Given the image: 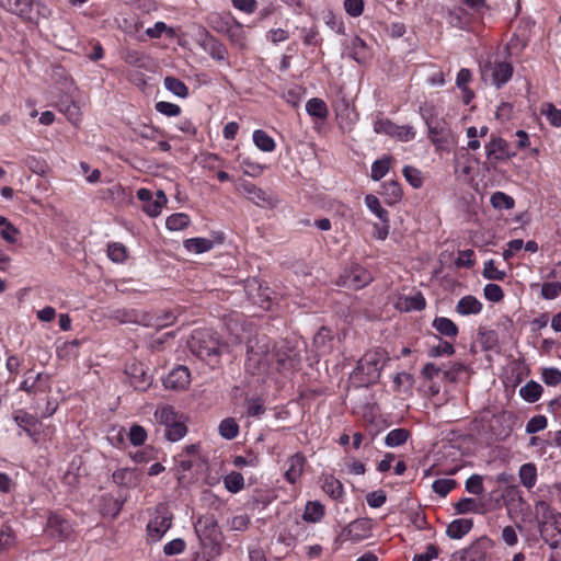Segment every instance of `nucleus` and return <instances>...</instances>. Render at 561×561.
<instances>
[{
    "mask_svg": "<svg viewBox=\"0 0 561 561\" xmlns=\"http://www.w3.org/2000/svg\"><path fill=\"white\" fill-rule=\"evenodd\" d=\"M426 301L421 293L404 298V310L407 311H421L425 308Z\"/></svg>",
    "mask_w": 561,
    "mask_h": 561,
    "instance_id": "obj_62",
    "label": "nucleus"
},
{
    "mask_svg": "<svg viewBox=\"0 0 561 561\" xmlns=\"http://www.w3.org/2000/svg\"><path fill=\"white\" fill-rule=\"evenodd\" d=\"M490 203L493 208L502 210V209H512L515 205V201L511 195H507L504 192H495L491 195Z\"/></svg>",
    "mask_w": 561,
    "mask_h": 561,
    "instance_id": "obj_45",
    "label": "nucleus"
},
{
    "mask_svg": "<svg viewBox=\"0 0 561 561\" xmlns=\"http://www.w3.org/2000/svg\"><path fill=\"white\" fill-rule=\"evenodd\" d=\"M481 79L496 89L504 87L513 77L514 68L511 61L497 57L489 58L480 65Z\"/></svg>",
    "mask_w": 561,
    "mask_h": 561,
    "instance_id": "obj_6",
    "label": "nucleus"
},
{
    "mask_svg": "<svg viewBox=\"0 0 561 561\" xmlns=\"http://www.w3.org/2000/svg\"><path fill=\"white\" fill-rule=\"evenodd\" d=\"M192 353L203 360H211L221 354L222 345L217 334L209 329L195 330L188 343Z\"/></svg>",
    "mask_w": 561,
    "mask_h": 561,
    "instance_id": "obj_5",
    "label": "nucleus"
},
{
    "mask_svg": "<svg viewBox=\"0 0 561 561\" xmlns=\"http://www.w3.org/2000/svg\"><path fill=\"white\" fill-rule=\"evenodd\" d=\"M467 492L474 495H482L484 493L483 479L480 474L470 476L465 483Z\"/></svg>",
    "mask_w": 561,
    "mask_h": 561,
    "instance_id": "obj_59",
    "label": "nucleus"
},
{
    "mask_svg": "<svg viewBox=\"0 0 561 561\" xmlns=\"http://www.w3.org/2000/svg\"><path fill=\"white\" fill-rule=\"evenodd\" d=\"M541 297L546 300H553L561 295L560 282H547L541 286Z\"/></svg>",
    "mask_w": 561,
    "mask_h": 561,
    "instance_id": "obj_57",
    "label": "nucleus"
},
{
    "mask_svg": "<svg viewBox=\"0 0 561 561\" xmlns=\"http://www.w3.org/2000/svg\"><path fill=\"white\" fill-rule=\"evenodd\" d=\"M125 375L129 386L135 390L145 391L151 386L152 378L148 375L145 365L141 363L134 362L128 364L125 369Z\"/></svg>",
    "mask_w": 561,
    "mask_h": 561,
    "instance_id": "obj_11",
    "label": "nucleus"
},
{
    "mask_svg": "<svg viewBox=\"0 0 561 561\" xmlns=\"http://www.w3.org/2000/svg\"><path fill=\"white\" fill-rule=\"evenodd\" d=\"M168 202L167 195L162 190L156 192V198H152L149 203L144 204L142 210L150 217H158L162 208Z\"/></svg>",
    "mask_w": 561,
    "mask_h": 561,
    "instance_id": "obj_30",
    "label": "nucleus"
},
{
    "mask_svg": "<svg viewBox=\"0 0 561 561\" xmlns=\"http://www.w3.org/2000/svg\"><path fill=\"white\" fill-rule=\"evenodd\" d=\"M154 108L158 113L167 117L178 116L181 114L182 111L180 105L167 101L157 102Z\"/></svg>",
    "mask_w": 561,
    "mask_h": 561,
    "instance_id": "obj_58",
    "label": "nucleus"
},
{
    "mask_svg": "<svg viewBox=\"0 0 561 561\" xmlns=\"http://www.w3.org/2000/svg\"><path fill=\"white\" fill-rule=\"evenodd\" d=\"M0 236L8 243L14 244L18 241L20 231L4 216L0 215Z\"/></svg>",
    "mask_w": 561,
    "mask_h": 561,
    "instance_id": "obj_41",
    "label": "nucleus"
},
{
    "mask_svg": "<svg viewBox=\"0 0 561 561\" xmlns=\"http://www.w3.org/2000/svg\"><path fill=\"white\" fill-rule=\"evenodd\" d=\"M199 539V549L192 556V561H213L222 553V533L214 515H204L194 524Z\"/></svg>",
    "mask_w": 561,
    "mask_h": 561,
    "instance_id": "obj_1",
    "label": "nucleus"
},
{
    "mask_svg": "<svg viewBox=\"0 0 561 561\" xmlns=\"http://www.w3.org/2000/svg\"><path fill=\"white\" fill-rule=\"evenodd\" d=\"M541 115H543L553 127H561V110L557 108L553 103H545L541 107Z\"/></svg>",
    "mask_w": 561,
    "mask_h": 561,
    "instance_id": "obj_50",
    "label": "nucleus"
},
{
    "mask_svg": "<svg viewBox=\"0 0 561 561\" xmlns=\"http://www.w3.org/2000/svg\"><path fill=\"white\" fill-rule=\"evenodd\" d=\"M173 515L164 504H159L154 508V516L147 525L148 538L151 541H159L172 525Z\"/></svg>",
    "mask_w": 561,
    "mask_h": 561,
    "instance_id": "obj_8",
    "label": "nucleus"
},
{
    "mask_svg": "<svg viewBox=\"0 0 561 561\" xmlns=\"http://www.w3.org/2000/svg\"><path fill=\"white\" fill-rule=\"evenodd\" d=\"M542 381L548 386L561 383V370L556 367L545 368L541 373Z\"/></svg>",
    "mask_w": 561,
    "mask_h": 561,
    "instance_id": "obj_64",
    "label": "nucleus"
},
{
    "mask_svg": "<svg viewBox=\"0 0 561 561\" xmlns=\"http://www.w3.org/2000/svg\"><path fill=\"white\" fill-rule=\"evenodd\" d=\"M224 485L230 493H238L244 488V478L240 472L232 471L225 476Z\"/></svg>",
    "mask_w": 561,
    "mask_h": 561,
    "instance_id": "obj_46",
    "label": "nucleus"
},
{
    "mask_svg": "<svg viewBox=\"0 0 561 561\" xmlns=\"http://www.w3.org/2000/svg\"><path fill=\"white\" fill-rule=\"evenodd\" d=\"M134 134L142 139L158 140L160 137H165V133L158 127L151 125H139L135 127Z\"/></svg>",
    "mask_w": 561,
    "mask_h": 561,
    "instance_id": "obj_43",
    "label": "nucleus"
},
{
    "mask_svg": "<svg viewBox=\"0 0 561 561\" xmlns=\"http://www.w3.org/2000/svg\"><path fill=\"white\" fill-rule=\"evenodd\" d=\"M371 529L370 518H357L342 529L340 537L343 541L359 542L371 536Z\"/></svg>",
    "mask_w": 561,
    "mask_h": 561,
    "instance_id": "obj_10",
    "label": "nucleus"
},
{
    "mask_svg": "<svg viewBox=\"0 0 561 561\" xmlns=\"http://www.w3.org/2000/svg\"><path fill=\"white\" fill-rule=\"evenodd\" d=\"M391 164V158L390 157H382L381 159H378L373 162L371 164V179L374 181L381 180L390 170Z\"/></svg>",
    "mask_w": 561,
    "mask_h": 561,
    "instance_id": "obj_47",
    "label": "nucleus"
},
{
    "mask_svg": "<svg viewBox=\"0 0 561 561\" xmlns=\"http://www.w3.org/2000/svg\"><path fill=\"white\" fill-rule=\"evenodd\" d=\"M390 360L388 352L377 347L366 352L357 362V365L351 374V379L357 387H367L378 382L381 371Z\"/></svg>",
    "mask_w": 561,
    "mask_h": 561,
    "instance_id": "obj_3",
    "label": "nucleus"
},
{
    "mask_svg": "<svg viewBox=\"0 0 561 561\" xmlns=\"http://www.w3.org/2000/svg\"><path fill=\"white\" fill-rule=\"evenodd\" d=\"M455 486L456 481L453 479H437L432 484L433 491L443 497H445Z\"/></svg>",
    "mask_w": 561,
    "mask_h": 561,
    "instance_id": "obj_61",
    "label": "nucleus"
},
{
    "mask_svg": "<svg viewBox=\"0 0 561 561\" xmlns=\"http://www.w3.org/2000/svg\"><path fill=\"white\" fill-rule=\"evenodd\" d=\"M0 7L26 21L35 22L37 16L34 11L36 9L39 13L42 5L35 0H0Z\"/></svg>",
    "mask_w": 561,
    "mask_h": 561,
    "instance_id": "obj_9",
    "label": "nucleus"
},
{
    "mask_svg": "<svg viewBox=\"0 0 561 561\" xmlns=\"http://www.w3.org/2000/svg\"><path fill=\"white\" fill-rule=\"evenodd\" d=\"M306 465V458L301 453H296L286 461V470L284 477L287 482L295 484L302 476Z\"/></svg>",
    "mask_w": 561,
    "mask_h": 561,
    "instance_id": "obj_20",
    "label": "nucleus"
},
{
    "mask_svg": "<svg viewBox=\"0 0 561 561\" xmlns=\"http://www.w3.org/2000/svg\"><path fill=\"white\" fill-rule=\"evenodd\" d=\"M191 220L188 215L184 213H176L169 216L165 220V227L171 231H180L190 225Z\"/></svg>",
    "mask_w": 561,
    "mask_h": 561,
    "instance_id": "obj_44",
    "label": "nucleus"
},
{
    "mask_svg": "<svg viewBox=\"0 0 561 561\" xmlns=\"http://www.w3.org/2000/svg\"><path fill=\"white\" fill-rule=\"evenodd\" d=\"M128 438L134 446H141L147 439V432L140 425H133L128 432Z\"/></svg>",
    "mask_w": 561,
    "mask_h": 561,
    "instance_id": "obj_63",
    "label": "nucleus"
},
{
    "mask_svg": "<svg viewBox=\"0 0 561 561\" xmlns=\"http://www.w3.org/2000/svg\"><path fill=\"white\" fill-rule=\"evenodd\" d=\"M370 273L362 266H353L345 275V284L354 289L363 288L371 282Z\"/></svg>",
    "mask_w": 561,
    "mask_h": 561,
    "instance_id": "obj_22",
    "label": "nucleus"
},
{
    "mask_svg": "<svg viewBox=\"0 0 561 561\" xmlns=\"http://www.w3.org/2000/svg\"><path fill=\"white\" fill-rule=\"evenodd\" d=\"M213 247L214 242L206 238H190L184 241V248L196 254L208 252Z\"/></svg>",
    "mask_w": 561,
    "mask_h": 561,
    "instance_id": "obj_34",
    "label": "nucleus"
},
{
    "mask_svg": "<svg viewBox=\"0 0 561 561\" xmlns=\"http://www.w3.org/2000/svg\"><path fill=\"white\" fill-rule=\"evenodd\" d=\"M472 526V519L458 518L447 526L446 534L451 539H461L471 530Z\"/></svg>",
    "mask_w": 561,
    "mask_h": 561,
    "instance_id": "obj_27",
    "label": "nucleus"
},
{
    "mask_svg": "<svg viewBox=\"0 0 561 561\" xmlns=\"http://www.w3.org/2000/svg\"><path fill=\"white\" fill-rule=\"evenodd\" d=\"M107 256L115 263H123L127 257V250L123 243L113 242L107 247Z\"/></svg>",
    "mask_w": 561,
    "mask_h": 561,
    "instance_id": "obj_54",
    "label": "nucleus"
},
{
    "mask_svg": "<svg viewBox=\"0 0 561 561\" xmlns=\"http://www.w3.org/2000/svg\"><path fill=\"white\" fill-rule=\"evenodd\" d=\"M365 204L367 208L381 221V222H389V213L386 210L378 197H376L373 194H367L365 196Z\"/></svg>",
    "mask_w": 561,
    "mask_h": 561,
    "instance_id": "obj_35",
    "label": "nucleus"
},
{
    "mask_svg": "<svg viewBox=\"0 0 561 561\" xmlns=\"http://www.w3.org/2000/svg\"><path fill=\"white\" fill-rule=\"evenodd\" d=\"M299 363L298 354L287 346L282 344L274 348V368L276 370L291 369Z\"/></svg>",
    "mask_w": 561,
    "mask_h": 561,
    "instance_id": "obj_14",
    "label": "nucleus"
},
{
    "mask_svg": "<svg viewBox=\"0 0 561 561\" xmlns=\"http://www.w3.org/2000/svg\"><path fill=\"white\" fill-rule=\"evenodd\" d=\"M46 533L59 540H67L71 537L73 529L69 520L57 513H50L46 523Z\"/></svg>",
    "mask_w": 561,
    "mask_h": 561,
    "instance_id": "obj_12",
    "label": "nucleus"
},
{
    "mask_svg": "<svg viewBox=\"0 0 561 561\" xmlns=\"http://www.w3.org/2000/svg\"><path fill=\"white\" fill-rule=\"evenodd\" d=\"M403 176L407 182L414 188H420L423 185L422 172L411 165H405L402 170Z\"/></svg>",
    "mask_w": 561,
    "mask_h": 561,
    "instance_id": "obj_53",
    "label": "nucleus"
},
{
    "mask_svg": "<svg viewBox=\"0 0 561 561\" xmlns=\"http://www.w3.org/2000/svg\"><path fill=\"white\" fill-rule=\"evenodd\" d=\"M306 111L310 116L320 119L327 118L329 114V110L325 102L319 98L310 99L306 104Z\"/></svg>",
    "mask_w": 561,
    "mask_h": 561,
    "instance_id": "obj_38",
    "label": "nucleus"
},
{
    "mask_svg": "<svg viewBox=\"0 0 561 561\" xmlns=\"http://www.w3.org/2000/svg\"><path fill=\"white\" fill-rule=\"evenodd\" d=\"M275 344L265 334L255 335L247 343L245 369L252 375L266 374L274 366Z\"/></svg>",
    "mask_w": 561,
    "mask_h": 561,
    "instance_id": "obj_2",
    "label": "nucleus"
},
{
    "mask_svg": "<svg viewBox=\"0 0 561 561\" xmlns=\"http://www.w3.org/2000/svg\"><path fill=\"white\" fill-rule=\"evenodd\" d=\"M428 137L433 144L443 147L454 141L450 128L447 126L445 121H437L434 124L427 126Z\"/></svg>",
    "mask_w": 561,
    "mask_h": 561,
    "instance_id": "obj_19",
    "label": "nucleus"
},
{
    "mask_svg": "<svg viewBox=\"0 0 561 561\" xmlns=\"http://www.w3.org/2000/svg\"><path fill=\"white\" fill-rule=\"evenodd\" d=\"M434 337L439 340V343L428 350L430 357L450 356L455 353V347L450 342L443 341L438 335H434Z\"/></svg>",
    "mask_w": 561,
    "mask_h": 561,
    "instance_id": "obj_52",
    "label": "nucleus"
},
{
    "mask_svg": "<svg viewBox=\"0 0 561 561\" xmlns=\"http://www.w3.org/2000/svg\"><path fill=\"white\" fill-rule=\"evenodd\" d=\"M237 190L242 192L245 197L256 206L264 207L272 204L271 196H268L265 191H263L261 187H257L252 182L240 181Z\"/></svg>",
    "mask_w": 561,
    "mask_h": 561,
    "instance_id": "obj_16",
    "label": "nucleus"
},
{
    "mask_svg": "<svg viewBox=\"0 0 561 561\" xmlns=\"http://www.w3.org/2000/svg\"><path fill=\"white\" fill-rule=\"evenodd\" d=\"M191 383V373L185 366L172 369L163 379V385L171 390H185Z\"/></svg>",
    "mask_w": 561,
    "mask_h": 561,
    "instance_id": "obj_13",
    "label": "nucleus"
},
{
    "mask_svg": "<svg viewBox=\"0 0 561 561\" xmlns=\"http://www.w3.org/2000/svg\"><path fill=\"white\" fill-rule=\"evenodd\" d=\"M220 436L226 439H233L239 434V425L232 417L222 420L218 427Z\"/></svg>",
    "mask_w": 561,
    "mask_h": 561,
    "instance_id": "obj_49",
    "label": "nucleus"
},
{
    "mask_svg": "<svg viewBox=\"0 0 561 561\" xmlns=\"http://www.w3.org/2000/svg\"><path fill=\"white\" fill-rule=\"evenodd\" d=\"M113 482L118 486L136 488L140 481V473L136 468H119L112 474Z\"/></svg>",
    "mask_w": 561,
    "mask_h": 561,
    "instance_id": "obj_21",
    "label": "nucleus"
},
{
    "mask_svg": "<svg viewBox=\"0 0 561 561\" xmlns=\"http://www.w3.org/2000/svg\"><path fill=\"white\" fill-rule=\"evenodd\" d=\"M345 54L358 64L365 62L369 56L367 44L358 36L346 44Z\"/></svg>",
    "mask_w": 561,
    "mask_h": 561,
    "instance_id": "obj_24",
    "label": "nucleus"
},
{
    "mask_svg": "<svg viewBox=\"0 0 561 561\" xmlns=\"http://www.w3.org/2000/svg\"><path fill=\"white\" fill-rule=\"evenodd\" d=\"M485 152L489 159L504 160L515 153L508 151V144L501 137H492V139L485 145Z\"/></svg>",
    "mask_w": 561,
    "mask_h": 561,
    "instance_id": "obj_23",
    "label": "nucleus"
},
{
    "mask_svg": "<svg viewBox=\"0 0 561 561\" xmlns=\"http://www.w3.org/2000/svg\"><path fill=\"white\" fill-rule=\"evenodd\" d=\"M482 275L484 278L491 280H504L506 277V273L504 271H500L492 259L484 263Z\"/></svg>",
    "mask_w": 561,
    "mask_h": 561,
    "instance_id": "obj_56",
    "label": "nucleus"
},
{
    "mask_svg": "<svg viewBox=\"0 0 561 561\" xmlns=\"http://www.w3.org/2000/svg\"><path fill=\"white\" fill-rule=\"evenodd\" d=\"M154 420L165 427L164 436L170 442H178L187 434L186 417L170 404L159 405L154 411Z\"/></svg>",
    "mask_w": 561,
    "mask_h": 561,
    "instance_id": "obj_4",
    "label": "nucleus"
},
{
    "mask_svg": "<svg viewBox=\"0 0 561 561\" xmlns=\"http://www.w3.org/2000/svg\"><path fill=\"white\" fill-rule=\"evenodd\" d=\"M225 33L228 35L229 39L232 43L238 44L240 46L243 45V42H244V31H243L242 25L238 21H236L234 19H232L231 24L226 22Z\"/></svg>",
    "mask_w": 561,
    "mask_h": 561,
    "instance_id": "obj_48",
    "label": "nucleus"
},
{
    "mask_svg": "<svg viewBox=\"0 0 561 561\" xmlns=\"http://www.w3.org/2000/svg\"><path fill=\"white\" fill-rule=\"evenodd\" d=\"M410 432L407 428L391 430L385 437V444L388 447H398L407 443Z\"/></svg>",
    "mask_w": 561,
    "mask_h": 561,
    "instance_id": "obj_42",
    "label": "nucleus"
},
{
    "mask_svg": "<svg viewBox=\"0 0 561 561\" xmlns=\"http://www.w3.org/2000/svg\"><path fill=\"white\" fill-rule=\"evenodd\" d=\"M381 195L388 205H394L399 203L403 196L400 183L393 180L385 182L382 184Z\"/></svg>",
    "mask_w": 561,
    "mask_h": 561,
    "instance_id": "obj_29",
    "label": "nucleus"
},
{
    "mask_svg": "<svg viewBox=\"0 0 561 561\" xmlns=\"http://www.w3.org/2000/svg\"><path fill=\"white\" fill-rule=\"evenodd\" d=\"M321 488L325 492V494H328L332 500L340 502L344 501V486L342 482L334 476H324Z\"/></svg>",
    "mask_w": 561,
    "mask_h": 561,
    "instance_id": "obj_25",
    "label": "nucleus"
},
{
    "mask_svg": "<svg viewBox=\"0 0 561 561\" xmlns=\"http://www.w3.org/2000/svg\"><path fill=\"white\" fill-rule=\"evenodd\" d=\"M123 60L133 67L148 68L149 57L135 49H126L123 53Z\"/></svg>",
    "mask_w": 561,
    "mask_h": 561,
    "instance_id": "obj_36",
    "label": "nucleus"
},
{
    "mask_svg": "<svg viewBox=\"0 0 561 561\" xmlns=\"http://www.w3.org/2000/svg\"><path fill=\"white\" fill-rule=\"evenodd\" d=\"M164 88L181 99L188 96V88L186 84L175 77H165L163 80Z\"/></svg>",
    "mask_w": 561,
    "mask_h": 561,
    "instance_id": "obj_37",
    "label": "nucleus"
},
{
    "mask_svg": "<svg viewBox=\"0 0 561 561\" xmlns=\"http://www.w3.org/2000/svg\"><path fill=\"white\" fill-rule=\"evenodd\" d=\"M535 513L540 524V535L542 539H548L552 543H556L551 533L561 531V513L556 511L546 501H538L536 503Z\"/></svg>",
    "mask_w": 561,
    "mask_h": 561,
    "instance_id": "obj_7",
    "label": "nucleus"
},
{
    "mask_svg": "<svg viewBox=\"0 0 561 561\" xmlns=\"http://www.w3.org/2000/svg\"><path fill=\"white\" fill-rule=\"evenodd\" d=\"M432 327L439 335L450 339H455L459 333L457 324L446 317H436L432 322Z\"/></svg>",
    "mask_w": 561,
    "mask_h": 561,
    "instance_id": "obj_28",
    "label": "nucleus"
},
{
    "mask_svg": "<svg viewBox=\"0 0 561 561\" xmlns=\"http://www.w3.org/2000/svg\"><path fill=\"white\" fill-rule=\"evenodd\" d=\"M542 387L536 381H528L519 389V396L527 402L534 403L539 400Z\"/></svg>",
    "mask_w": 561,
    "mask_h": 561,
    "instance_id": "obj_40",
    "label": "nucleus"
},
{
    "mask_svg": "<svg viewBox=\"0 0 561 561\" xmlns=\"http://www.w3.org/2000/svg\"><path fill=\"white\" fill-rule=\"evenodd\" d=\"M324 516V506L319 501L306 503L302 519L307 523H318Z\"/></svg>",
    "mask_w": 561,
    "mask_h": 561,
    "instance_id": "obj_31",
    "label": "nucleus"
},
{
    "mask_svg": "<svg viewBox=\"0 0 561 561\" xmlns=\"http://www.w3.org/2000/svg\"><path fill=\"white\" fill-rule=\"evenodd\" d=\"M240 167H241L244 175L252 176V178L260 176L264 171V167L262 164L253 161L249 157L241 159Z\"/></svg>",
    "mask_w": 561,
    "mask_h": 561,
    "instance_id": "obj_51",
    "label": "nucleus"
},
{
    "mask_svg": "<svg viewBox=\"0 0 561 561\" xmlns=\"http://www.w3.org/2000/svg\"><path fill=\"white\" fill-rule=\"evenodd\" d=\"M455 310L460 316L479 314L482 310V302L474 296L467 295L458 300Z\"/></svg>",
    "mask_w": 561,
    "mask_h": 561,
    "instance_id": "obj_26",
    "label": "nucleus"
},
{
    "mask_svg": "<svg viewBox=\"0 0 561 561\" xmlns=\"http://www.w3.org/2000/svg\"><path fill=\"white\" fill-rule=\"evenodd\" d=\"M518 476L520 483L525 488L531 489L537 482V468L531 462L524 463L519 468Z\"/></svg>",
    "mask_w": 561,
    "mask_h": 561,
    "instance_id": "obj_32",
    "label": "nucleus"
},
{
    "mask_svg": "<svg viewBox=\"0 0 561 561\" xmlns=\"http://www.w3.org/2000/svg\"><path fill=\"white\" fill-rule=\"evenodd\" d=\"M253 142L263 152H272L276 148L275 140L262 129L253 131Z\"/></svg>",
    "mask_w": 561,
    "mask_h": 561,
    "instance_id": "obj_33",
    "label": "nucleus"
},
{
    "mask_svg": "<svg viewBox=\"0 0 561 561\" xmlns=\"http://www.w3.org/2000/svg\"><path fill=\"white\" fill-rule=\"evenodd\" d=\"M201 47L215 60L221 61L227 57L226 46L206 30H204Z\"/></svg>",
    "mask_w": 561,
    "mask_h": 561,
    "instance_id": "obj_18",
    "label": "nucleus"
},
{
    "mask_svg": "<svg viewBox=\"0 0 561 561\" xmlns=\"http://www.w3.org/2000/svg\"><path fill=\"white\" fill-rule=\"evenodd\" d=\"M28 374H31V370H28L26 374H25V378L24 380L21 382L20 385V389L27 392V393H37V392H46L49 390V386L47 383L45 385H37L34 380H33V377L31 376H27Z\"/></svg>",
    "mask_w": 561,
    "mask_h": 561,
    "instance_id": "obj_55",
    "label": "nucleus"
},
{
    "mask_svg": "<svg viewBox=\"0 0 561 561\" xmlns=\"http://www.w3.org/2000/svg\"><path fill=\"white\" fill-rule=\"evenodd\" d=\"M111 319L119 323H141V316L135 309H116L112 311Z\"/></svg>",
    "mask_w": 561,
    "mask_h": 561,
    "instance_id": "obj_39",
    "label": "nucleus"
},
{
    "mask_svg": "<svg viewBox=\"0 0 561 561\" xmlns=\"http://www.w3.org/2000/svg\"><path fill=\"white\" fill-rule=\"evenodd\" d=\"M13 420L15 424L21 428V431L18 433L19 436H21L22 431L26 433L34 442L37 440L36 436L38 434L37 426H38V420L34 415L27 413L24 410H18L14 415Z\"/></svg>",
    "mask_w": 561,
    "mask_h": 561,
    "instance_id": "obj_17",
    "label": "nucleus"
},
{
    "mask_svg": "<svg viewBox=\"0 0 561 561\" xmlns=\"http://www.w3.org/2000/svg\"><path fill=\"white\" fill-rule=\"evenodd\" d=\"M548 425V420L545 415H535L526 424V433L527 434H536L538 432L543 431Z\"/></svg>",
    "mask_w": 561,
    "mask_h": 561,
    "instance_id": "obj_60",
    "label": "nucleus"
},
{
    "mask_svg": "<svg viewBox=\"0 0 561 561\" xmlns=\"http://www.w3.org/2000/svg\"><path fill=\"white\" fill-rule=\"evenodd\" d=\"M494 547V541L488 536H481L465 549V558L469 561H485L489 551Z\"/></svg>",
    "mask_w": 561,
    "mask_h": 561,
    "instance_id": "obj_15",
    "label": "nucleus"
}]
</instances>
